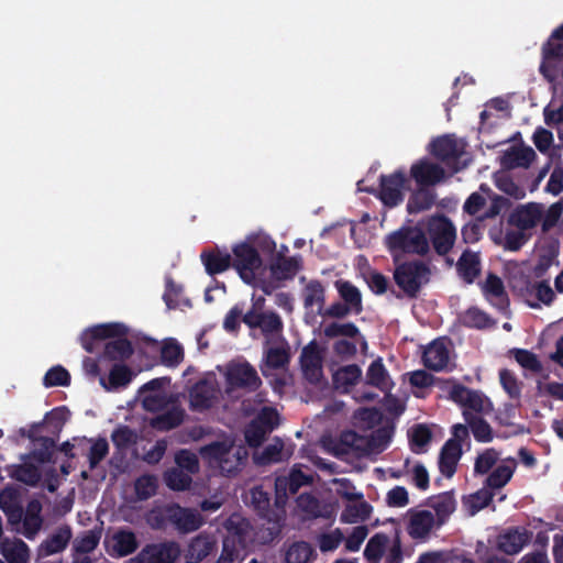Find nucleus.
<instances>
[{
    "instance_id": "f257e3e1",
    "label": "nucleus",
    "mask_w": 563,
    "mask_h": 563,
    "mask_svg": "<svg viewBox=\"0 0 563 563\" xmlns=\"http://www.w3.org/2000/svg\"><path fill=\"white\" fill-rule=\"evenodd\" d=\"M168 379L156 378L145 384L139 391L143 408L156 412L167 410L152 421L153 427L168 430L179 426L184 418V411L175 406L174 396L167 390Z\"/></svg>"
},
{
    "instance_id": "f03ea898",
    "label": "nucleus",
    "mask_w": 563,
    "mask_h": 563,
    "mask_svg": "<svg viewBox=\"0 0 563 563\" xmlns=\"http://www.w3.org/2000/svg\"><path fill=\"white\" fill-rule=\"evenodd\" d=\"M125 333L126 328L121 323H102L84 331L80 340L84 349L87 352H92L95 341L112 338L106 345V356L112 360H124L132 353L131 344L123 338Z\"/></svg>"
},
{
    "instance_id": "7ed1b4c3",
    "label": "nucleus",
    "mask_w": 563,
    "mask_h": 563,
    "mask_svg": "<svg viewBox=\"0 0 563 563\" xmlns=\"http://www.w3.org/2000/svg\"><path fill=\"white\" fill-rule=\"evenodd\" d=\"M228 534L223 540V548L217 563H240L249 543L252 540L251 526L244 518L233 515L227 522Z\"/></svg>"
},
{
    "instance_id": "20e7f679",
    "label": "nucleus",
    "mask_w": 563,
    "mask_h": 563,
    "mask_svg": "<svg viewBox=\"0 0 563 563\" xmlns=\"http://www.w3.org/2000/svg\"><path fill=\"white\" fill-rule=\"evenodd\" d=\"M200 454L212 468L231 474L240 468L247 452L241 445H234L230 438L214 442L200 449Z\"/></svg>"
},
{
    "instance_id": "39448f33",
    "label": "nucleus",
    "mask_w": 563,
    "mask_h": 563,
    "mask_svg": "<svg viewBox=\"0 0 563 563\" xmlns=\"http://www.w3.org/2000/svg\"><path fill=\"white\" fill-rule=\"evenodd\" d=\"M385 245L394 260L405 254L424 255L430 250L429 240L420 227H404L385 236Z\"/></svg>"
},
{
    "instance_id": "423d86ee",
    "label": "nucleus",
    "mask_w": 563,
    "mask_h": 563,
    "mask_svg": "<svg viewBox=\"0 0 563 563\" xmlns=\"http://www.w3.org/2000/svg\"><path fill=\"white\" fill-rule=\"evenodd\" d=\"M233 267L239 273L244 283L258 285L265 283V267L257 251L253 247L250 240L236 244L233 250Z\"/></svg>"
},
{
    "instance_id": "0eeeda50",
    "label": "nucleus",
    "mask_w": 563,
    "mask_h": 563,
    "mask_svg": "<svg viewBox=\"0 0 563 563\" xmlns=\"http://www.w3.org/2000/svg\"><path fill=\"white\" fill-rule=\"evenodd\" d=\"M264 298L254 299L253 307L243 316L244 323L253 331L256 338V330H260L265 338L266 344L282 339L283 322L278 314L263 310Z\"/></svg>"
},
{
    "instance_id": "6e6552de",
    "label": "nucleus",
    "mask_w": 563,
    "mask_h": 563,
    "mask_svg": "<svg viewBox=\"0 0 563 563\" xmlns=\"http://www.w3.org/2000/svg\"><path fill=\"white\" fill-rule=\"evenodd\" d=\"M324 334L329 338H336L334 343L335 353L342 358L353 356L357 349L361 347L363 351L367 349L365 339L361 335L357 328L352 323H331L325 327Z\"/></svg>"
},
{
    "instance_id": "1a4fd4ad",
    "label": "nucleus",
    "mask_w": 563,
    "mask_h": 563,
    "mask_svg": "<svg viewBox=\"0 0 563 563\" xmlns=\"http://www.w3.org/2000/svg\"><path fill=\"white\" fill-rule=\"evenodd\" d=\"M218 372L224 378V393L230 395L235 389H255L261 384L256 369L246 362H231L228 365L219 366Z\"/></svg>"
},
{
    "instance_id": "9d476101",
    "label": "nucleus",
    "mask_w": 563,
    "mask_h": 563,
    "mask_svg": "<svg viewBox=\"0 0 563 563\" xmlns=\"http://www.w3.org/2000/svg\"><path fill=\"white\" fill-rule=\"evenodd\" d=\"M341 440L349 448L345 450L346 452L351 451L358 455H371L380 453L387 448L390 441V432L387 429H378L368 438L350 431L343 433Z\"/></svg>"
},
{
    "instance_id": "9b49d317",
    "label": "nucleus",
    "mask_w": 563,
    "mask_h": 563,
    "mask_svg": "<svg viewBox=\"0 0 563 563\" xmlns=\"http://www.w3.org/2000/svg\"><path fill=\"white\" fill-rule=\"evenodd\" d=\"M405 528L409 537L416 541L426 542L441 527L433 518L432 510L412 508L405 515Z\"/></svg>"
},
{
    "instance_id": "f8f14e48",
    "label": "nucleus",
    "mask_w": 563,
    "mask_h": 563,
    "mask_svg": "<svg viewBox=\"0 0 563 563\" xmlns=\"http://www.w3.org/2000/svg\"><path fill=\"white\" fill-rule=\"evenodd\" d=\"M221 393L217 374L210 372L191 388L190 406L196 410L208 409L218 400Z\"/></svg>"
},
{
    "instance_id": "ddd939ff",
    "label": "nucleus",
    "mask_w": 563,
    "mask_h": 563,
    "mask_svg": "<svg viewBox=\"0 0 563 563\" xmlns=\"http://www.w3.org/2000/svg\"><path fill=\"white\" fill-rule=\"evenodd\" d=\"M449 397L463 408V413L468 411L472 416H477L492 410V402L486 396L457 384L451 386Z\"/></svg>"
},
{
    "instance_id": "4468645a",
    "label": "nucleus",
    "mask_w": 563,
    "mask_h": 563,
    "mask_svg": "<svg viewBox=\"0 0 563 563\" xmlns=\"http://www.w3.org/2000/svg\"><path fill=\"white\" fill-rule=\"evenodd\" d=\"M511 287L532 308H538L540 303L550 305L554 298V291L547 282L531 283L520 279L514 280Z\"/></svg>"
},
{
    "instance_id": "2eb2a0df",
    "label": "nucleus",
    "mask_w": 563,
    "mask_h": 563,
    "mask_svg": "<svg viewBox=\"0 0 563 563\" xmlns=\"http://www.w3.org/2000/svg\"><path fill=\"white\" fill-rule=\"evenodd\" d=\"M464 147L465 144L462 140L445 135L432 142L431 153L444 162L450 168V174H453L462 168L457 162L464 155Z\"/></svg>"
},
{
    "instance_id": "dca6fc26",
    "label": "nucleus",
    "mask_w": 563,
    "mask_h": 563,
    "mask_svg": "<svg viewBox=\"0 0 563 563\" xmlns=\"http://www.w3.org/2000/svg\"><path fill=\"white\" fill-rule=\"evenodd\" d=\"M395 279L405 292L415 295L429 280V271L420 263L402 264L396 268Z\"/></svg>"
},
{
    "instance_id": "f3484780",
    "label": "nucleus",
    "mask_w": 563,
    "mask_h": 563,
    "mask_svg": "<svg viewBox=\"0 0 563 563\" xmlns=\"http://www.w3.org/2000/svg\"><path fill=\"white\" fill-rule=\"evenodd\" d=\"M163 515L178 531L188 533L198 530L203 525L201 514L196 509L184 508L179 505H168Z\"/></svg>"
},
{
    "instance_id": "a211bd4d",
    "label": "nucleus",
    "mask_w": 563,
    "mask_h": 563,
    "mask_svg": "<svg viewBox=\"0 0 563 563\" xmlns=\"http://www.w3.org/2000/svg\"><path fill=\"white\" fill-rule=\"evenodd\" d=\"M312 475L305 473L300 467L294 466L288 476H279L275 482L276 506L283 507L288 495L295 494L301 486L310 484Z\"/></svg>"
},
{
    "instance_id": "6ab92c4d",
    "label": "nucleus",
    "mask_w": 563,
    "mask_h": 563,
    "mask_svg": "<svg viewBox=\"0 0 563 563\" xmlns=\"http://www.w3.org/2000/svg\"><path fill=\"white\" fill-rule=\"evenodd\" d=\"M427 227L435 251L439 254L448 253L456 235L452 223L444 217H432Z\"/></svg>"
},
{
    "instance_id": "aec40b11",
    "label": "nucleus",
    "mask_w": 563,
    "mask_h": 563,
    "mask_svg": "<svg viewBox=\"0 0 563 563\" xmlns=\"http://www.w3.org/2000/svg\"><path fill=\"white\" fill-rule=\"evenodd\" d=\"M179 554L180 549L177 543L152 544L125 563H174Z\"/></svg>"
},
{
    "instance_id": "412c9836",
    "label": "nucleus",
    "mask_w": 563,
    "mask_h": 563,
    "mask_svg": "<svg viewBox=\"0 0 563 563\" xmlns=\"http://www.w3.org/2000/svg\"><path fill=\"white\" fill-rule=\"evenodd\" d=\"M404 173L396 172L389 176H382L379 197L384 205L394 207L402 201L407 187Z\"/></svg>"
},
{
    "instance_id": "4be33fe9",
    "label": "nucleus",
    "mask_w": 563,
    "mask_h": 563,
    "mask_svg": "<svg viewBox=\"0 0 563 563\" xmlns=\"http://www.w3.org/2000/svg\"><path fill=\"white\" fill-rule=\"evenodd\" d=\"M264 360L261 364V371L264 376H269L275 369H284L289 362V347L283 340H276L266 344Z\"/></svg>"
},
{
    "instance_id": "5701e85b",
    "label": "nucleus",
    "mask_w": 563,
    "mask_h": 563,
    "mask_svg": "<svg viewBox=\"0 0 563 563\" xmlns=\"http://www.w3.org/2000/svg\"><path fill=\"white\" fill-rule=\"evenodd\" d=\"M450 344L444 339L431 342L423 352V363L428 368L442 371L450 362Z\"/></svg>"
},
{
    "instance_id": "b1692460",
    "label": "nucleus",
    "mask_w": 563,
    "mask_h": 563,
    "mask_svg": "<svg viewBox=\"0 0 563 563\" xmlns=\"http://www.w3.org/2000/svg\"><path fill=\"white\" fill-rule=\"evenodd\" d=\"M410 173L416 183L421 186L438 184L445 177L444 169L428 159H421L413 164Z\"/></svg>"
},
{
    "instance_id": "393cba45",
    "label": "nucleus",
    "mask_w": 563,
    "mask_h": 563,
    "mask_svg": "<svg viewBox=\"0 0 563 563\" xmlns=\"http://www.w3.org/2000/svg\"><path fill=\"white\" fill-rule=\"evenodd\" d=\"M542 218V205L527 203L518 207L510 216L509 222L526 231L538 225Z\"/></svg>"
},
{
    "instance_id": "a878e982",
    "label": "nucleus",
    "mask_w": 563,
    "mask_h": 563,
    "mask_svg": "<svg viewBox=\"0 0 563 563\" xmlns=\"http://www.w3.org/2000/svg\"><path fill=\"white\" fill-rule=\"evenodd\" d=\"M107 547L112 556H126L137 549L139 542L132 531L118 530L107 539Z\"/></svg>"
},
{
    "instance_id": "bb28decb",
    "label": "nucleus",
    "mask_w": 563,
    "mask_h": 563,
    "mask_svg": "<svg viewBox=\"0 0 563 563\" xmlns=\"http://www.w3.org/2000/svg\"><path fill=\"white\" fill-rule=\"evenodd\" d=\"M216 540L207 534H198L187 545L184 558L186 563H199L214 549Z\"/></svg>"
},
{
    "instance_id": "cd10ccee",
    "label": "nucleus",
    "mask_w": 563,
    "mask_h": 563,
    "mask_svg": "<svg viewBox=\"0 0 563 563\" xmlns=\"http://www.w3.org/2000/svg\"><path fill=\"white\" fill-rule=\"evenodd\" d=\"M427 509L432 510L433 518L442 527L456 509V500L451 493H443L429 499Z\"/></svg>"
},
{
    "instance_id": "c85d7f7f",
    "label": "nucleus",
    "mask_w": 563,
    "mask_h": 563,
    "mask_svg": "<svg viewBox=\"0 0 563 563\" xmlns=\"http://www.w3.org/2000/svg\"><path fill=\"white\" fill-rule=\"evenodd\" d=\"M482 290L485 298L494 307L499 310H505L508 307V297L504 284L498 276L489 274L482 284Z\"/></svg>"
},
{
    "instance_id": "c756f323",
    "label": "nucleus",
    "mask_w": 563,
    "mask_h": 563,
    "mask_svg": "<svg viewBox=\"0 0 563 563\" xmlns=\"http://www.w3.org/2000/svg\"><path fill=\"white\" fill-rule=\"evenodd\" d=\"M301 367L307 379L319 382L322 376L321 354L316 344L311 343L302 350Z\"/></svg>"
},
{
    "instance_id": "7c9ffc66",
    "label": "nucleus",
    "mask_w": 563,
    "mask_h": 563,
    "mask_svg": "<svg viewBox=\"0 0 563 563\" xmlns=\"http://www.w3.org/2000/svg\"><path fill=\"white\" fill-rule=\"evenodd\" d=\"M536 153L530 146L514 145L505 151L501 157L503 166L507 168L529 167L534 161Z\"/></svg>"
},
{
    "instance_id": "2f4dec72",
    "label": "nucleus",
    "mask_w": 563,
    "mask_h": 563,
    "mask_svg": "<svg viewBox=\"0 0 563 563\" xmlns=\"http://www.w3.org/2000/svg\"><path fill=\"white\" fill-rule=\"evenodd\" d=\"M372 514V506L364 499V496L346 503L341 521L344 523H358L367 520Z\"/></svg>"
},
{
    "instance_id": "473e14b6",
    "label": "nucleus",
    "mask_w": 563,
    "mask_h": 563,
    "mask_svg": "<svg viewBox=\"0 0 563 563\" xmlns=\"http://www.w3.org/2000/svg\"><path fill=\"white\" fill-rule=\"evenodd\" d=\"M516 467L517 462L515 459H501L496 468L487 477L486 485L489 488L504 487L511 479Z\"/></svg>"
},
{
    "instance_id": "72a5a7b5",
    "label": "nucleus",
    "mask_w": 563,
    "mask_h": 563,
    "mask_svg": "<svg viewBox=\"0 0 563 563\" xmlns=\"http://www.w3.org/2000/svg\"><path fill=\"white\" fill-rule=\"evenodd\" d=\"M461 454L462 448L459 442L449 440L445 443L439 459V467L443 475L450 477L454 474Z\"/></svg>"
},
{
    "instance_id": "f704fd0d",
    "label": "nucleus",
    "mask_w": 563,
    "mask_h": 563,
    "mask_svg": "<svg viewBox=\"0 0 563 563\" xmlns=\"http://www.w3.org/2000/svg\"><path fill=\"white\" fill-rule=\"evenodd\" d=\"M529 536L526 531L510 530L498 538V548L507 554H517L528 543Z\"/></svg>"
},
{
    "instance_id": "c9c22d12",
    "label": "nucleus",
    "mask_w": 563,
    "mask_h": 563,
    "mask_svg": "<svg viewBox=\"0 0 563 563\" xmlns=\"http://www.w3.org/2000/svg\"><path fill=\"white\" fill-rule=\"evenodd\" d=\"M1 553L9 563H27L30 559L27 545L19 539L4 540L1 543Z\"/></svg>"
},
{
    "instance_id": "e433bc0d",
    "label": "nucleus",
    "mask_w": 563,
    "mask_h": 563,
    "mask_svg": "<svg viewBox=\"0 0 563 563\" xmlns=\"http://www.w3.org/2000/svg\"><path fill=\"white\" fill-rule=\"evenodd\" d=\"M206 272L210 275L227 271L231 264V256L218 250L205 251L200 255Z\"/></svg>"
},
{
    "instance_id": "4c0bfd02",
    "label": "nucleus",
    "mask_w": 563,
    "mask_h": 563,
    "mask_svg": "<svg viewBox=\"0 0 563 563\" xmlns=\"http://www.w3.org/2000/svg\"><path fill=\"white\" fill-rule=\"evenodd\" d=\"M287 454L284 451V443L279 439H274L262 451L254 453L253 459L256 464L266 465L283 461Z\"/></svg>"
},
{
    "instance_id": "58836bf2",
    "label": "nucleus",
    "mask_w": 563,
    "mask_h": 563,
    "mask_svg": "<svg viewBox=\"0 0 563 563\" xmlns=\"http://www.w3.org/2000/svg\"><path fill=\"white\" fill-rule=\"evenodd\" d=\"M42 505L38 500H31L27 504L23 517V533L27 538H33L42 526L41 518Z\"/></svg>"
},
{
    "instance_id": "ea45409f",
    "label": "nucleus",
    "mask_w": 563,
    "mask_h": 563,
    "mask_svg": "<svg viewBox=\"0 0 563 563\" xmlns=\"http://www.w3.org/2000/svg\"><path fill=\"white\" fill-rule=\"evenodd\" d=\"M132 379V372L124 365L115 364L106 378L100 376V385L107 390H114L120 387L126 386Z\"/></svg>"
},
{
    "instance_id": "a19ab883",
    "label": "nucleus",
    "mask_w": 563,
    "mask_h": 563,
    "mask_svg": "<svg viewBox=\"0 0 563 563\" xmlns=\"http://www.w3.org/2000/svg\"><path fill=\"white\" fill-rule=\"evenodd\" d=\"M300 268L299 257L279 258L271 266L272 278L276 282L292 278Z\"/></svg>"
},
{
    "instance_id": "79ce46f5",
    "label": "nucleus",
    "mask_w": 563,
    "mask_h": 563,
    "mask_svg": "<svg viewBox=\"0 0 563 563\" xmlns=\"http://www.w3.org/2000/svg\"><path fill=\"white\" fill-rule=\"evenodd\" d=\"M71 538L69 528H59L47 540H45L40 548L43 555H51L64 550Z\"/></svg>"
},
{
    "instance_id": "37998d69",
    "label": "nucleus",
    "mask_w": 563,
    "mask_h": 563,
    "mask_svg": "<svg viewBox=\"0 0 563 563\" xmlns=\"http://www.w3.org/2000/svg\"><path fill=\"white\" fill-rule=\"evenodd\" d=\"M366 380L368 384L376 386L382 390H387L390 388L391 382L380 358L374 361L369 365L366 373Z\"/></svg>"
},
{
    "instance_id": "c03bdc74",
    "label": "nucleus",
    "mask_w": 563,
    "mask_h": 563,
    "mask_svg": "<svg viewBox=\"0 0 563 563\" xmlns=\"http://www.w3.org/2000/svg\"><path fill=\"white\" fill-rule=\"evenodd\" d=\"M457 269L464 280L472 283L481 271L478 255L471 252L463 253L459 261Z\"/></svg>"
},
{
    "instance_id": "a18cd8bd",
    "label": "nucleus",
    "mask_w": 563,
    "mask_h": 563,
    "mask_svg": "<svg viewBox=\"0 0 563 563\" xmlns=\"http://www.w3.org/2000/svg\"><path fill=\"white\" fill-rule=\"evenodd\" d=\"M330 485L332 486L330 490L343 498L346 503L363 497V493L357 489L349 478H333Z\"/></svg>"
},
{
    "instance_id": "49530a36",
    "label": "nucleus",
    "mask_w": 563,
    "mask_h": 563,
    "mask_svg": "<svg viewBox=\"0 0 563 563\" xmlns=\"http://www.w3.org/2000/svg\"><path fill=\"white\" fill-rule=\"evenodd\" d=\"M0 508L7 514L10 522L14 523L22 519V509L13 490L4 489L0 493Z\"/></svg>"
},
{
    "instance_id": "de8ad7c7",
    "label": "nucleus",
    "mask_w": 563,
    "mask_h": 563,
    "mask_svg": "<svg viewBox=\"0 0 563 563\" xmlns=\"http://www.w3.org/2000/svg\"><path fill=\"white\" fill-rule=\"evenodd\" d=\"M336 289L347 305L349 310L358 312L362 308V297L360 290L349 282L339 280L335 283Z\"/></svg>"
},
{
    "instance_id": "09e8293b",
    "label": "nucleus",
    "mask_w": 563,
    "mask_h": 563,
    "mask_svg": "<svg viewBox=\"0 0 563 563\" xmlns=\"http://www.w3.org/2000/svg\"><path fill=\"white\" fill-rule=\"evenodd\" d=\"M362 372L356 365H347L340 369H338L333 375V380L335 387L342 390H347V388L361 378Z\"/></svg>"
},
{
    "instance_id": "8fccbe9b",
    "label": "nucleus",
    "mask_w": 563,
    "mask_h": 563,
    "mask_svg": "<svg viewBox=\"0 0 563 563\" xmlns=\"http://www.w3.org/2000/svg\"><path fill=\"white\" fill-rule=\"evenodd\" d=\"M323 287L318 282H310L303 290V302L306 308L321 312L324 295Z\"/></svg>"
},
{
    "instance_id": "3c124183",
    "label": "nucleus",
    "mask_w": 563,
    "mask_h": 563,
    "mask_svg": "<svg viewBox=\"0 0 563 563\" xmlns=\"http://www.w3.org/2000/svg\"><path fill=\"white\" fill-rule=\"evenodd\" d=\"M554 40L552 36L549 40V42L543 47V63L540 66L541 73L544 75L545 78L549 80L554 79L553 71L550 69V62L554 57H563V44L562 43H554Z\"/></svg>"
},
{
    "instance_id": "603ef678",
    "label": "nucleus",
    "mask_w": 563,
    "mask_h": 563,
    "mask_svg": "<svg viewBox=\"0 0 563 563\" xmlns=\"http://www.w3.org/2000/svg\"><path fill=\"white\" fill-rule=\"evenodd\" d=\"M464 419L470 426L474 438L479 442H489L493 440V432L487 422L478 416H472L471 412H464Z\"/></svg>"
},
{
    "instance_id": "864d4df0",
    "label": "nucleus",
    "mask_w": 563,
    "mask_h": 563,
    "mask_svg": "<svg viewBox=\"0 0 563 563\" xmlns=\"http://www.w3.org/2000/svg\"><path fill=\"white\" fill-rule=\"evenodd\" d=\"M161 354L162 362L169 367L177 366L184 358L183 347L174 339L164 341Z\"/></svg>"
},
{
    "instance_id": "5fc2aeb1",
    "label": "nucleus",
    "mask_w": 563,
    "mask_h": 563,
    "mask_svg": "<svg viewBox=\"0 0 563 563\" xmlns=\"http://www.w3.org/2000/svg\"><path fill=\"white\" fill-rule=\"evenodd\" d=\"M10 475L27 485H35L41 478L38 468L32 464L14 465L10 468Z\"/></svg>"
},
{
    "instance_id": "6e6d98bb",
    "label": "nucleus",
    "mask_w": 563,
    "mask_h": 563,
    "mask_svg": "<svg viewBox=\"0 0 563 563\" xmlns=\"http://www.w3.org/2000/svg\"><path fill=\"white\" fill-rule=\"evenodd\" d=\"M312 548L306 542H296L286 552L287 563H310L312 560Z\"/></svg>"
},
{
    "instance_id": "4d7b16f0",
    "label": "nucleus",
    "mask_w": 563,
    "mask_h": 563,
    "mask_svg": "<svg viewBox=\"0 0 563 563\" xmlns=\"http://www.w3.org/2000/svg\"><path fill=\"white\" fill-rule=\"evenodd\" d=\"M298 507L308 516L312 517H329L333 514L334 509H321L318 500L311 495L302 494L297 499Z\"/></svg>"
},
{
    "instance_id": "13d9d810",
    "label": "nucleus",
    "mask_w": 563,
    "mask_h": 563,
    "mask_svg": "<svg viewBox=\"0 0 563 563\" xmlns=\"http://www.w3.org/2000/svg\"><path fill=\"white\" fill-rule=\"evenodd\" d=\"M492 498L493 495L489 493V490L481 489L464 499V508L470 516H474L476 512L486 507Z\"/></svg>"
},
{
    "instance_id": "bf43d9fd",
    "label": "nucleus",
    "mask_w": 563,
    "mask_h": 563,
    "mask_svg": "<svg viewBox=\"0 0 563 563\" xmlns=\"http://www.w3.org/2000/svg\"><path fill=\"white\" fill-rule=\"evenodd\" d=\"M409 438L412 450L421 453L431 441V431L427 426L419 424L410 430Z\"/></svg>"
},
{
    "instance_id": "052dcab7",
    "label": "nucleus",
    "mask_w": 563,
    "mask_h": 563,
    "mask_svg": "<svg viewBox=\"0 0 563 563\" xmlns=\"http://www.w3.org/2000/svg\"><path fill=\"white\" fill-rule=\"evenodd\" d=\"M166 485L173 490H185L191 484L190 474L176 467L165 474Z\"/></svg>"
},
{
    "instance_id": "680f3d73",
    "label": "nucleus",
    "mask_w": 563,
    "mask_h": 563,
    "mask_svg": "<svg viewBox=\"0 0 563 563\" xmlns=\"http://www.w3.org/2000/svg\"><path fill=\"white\" fill-rule=\"evenodd\" d=\"M388 543V538L384 534H375L366 544L364 555L371 562H376L380 559L383 552Z\"/></svg>"
},
{
    "instance_id": "e2e57ef3",
    "label": "nucleus",
    "mask_w": 563,
    "mask_h": 563,
    "mask_svg": "<svg viewBox=\"0 0 563 563\" xmlns=\"http://www.w3.org/2000/svg\"><path fill=\"white\" fill-rule=\"evenodd\" d=\"M500 460V454L495 449H486L477 456L474 470L478 474H486Z\"/></svg>"
},
{
    "instance_id": "0e129e2a",
    "label": "nucleus",
    "mask_w": 563,
    "mask_h": 563,
    "mask_svg": "<svg viewBox=\"0 0 563 563\" xmlns=\"http://www.w3.org/2000/svg\"><path fill=\"white\" fill-rule=\"evenodd\" d=\"M495 184L501 191L516 199L525 197V190L518 187L505 173H498L495 175Z\"/></svg>"
},
{
    "instance_id": "69168bd1",
    "label": "nucleus",
    "mask_w": 563,
    "mask_h": 563,
    "mask_svg": "<svg viewBox=\"0 0 563 563\" xmlns=\"http://www.w3.org/2000/svg\"><path fill=\"white\" fill-rule=\"evenodd\" d=\"M69 380V373L59 365L52 367L44 376V385L46 387L67 386Z\"/></svg>"
},
{
    "instance_id": "338daca9",
    "label": "nucleus",
    "mask_w": 563,
    "mask_h": 563,
    "mask_svg": "<svg viewBox=\"0 0 563 563\" xmlns=\"http://www.w3.org/2000/svg\"><path fill=\"white\" fill-rule=\"evenodd\" d=\"M175 462L177 466L185 472L191 474H195L199 471V461L195 453L181 450L179 451L175 456Z\"/></svg>"
},
{
    "instance_id": "774afa93",
    "label": "nucleus",
    "mask_w": 563,
    "mask_h": 563,
    "mask_svg": "<svg viewBox=\"0 0 563 563\" xmlns=\"http://www.w3.org/2000/svg\"><path fill=\"white\" fill-rule=\"evenodd\" d=\"M157 478L152 475H143L135 482V492L140 499H147L155 494Z\"/></svg>"
}]
</instances>
